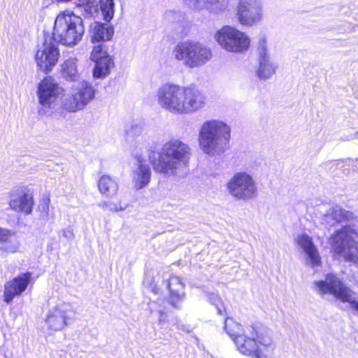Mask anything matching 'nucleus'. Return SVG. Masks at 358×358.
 Returning <instances> with one entry per match:
<instances>
[{
    "instance_id": "obj_1",
    "label": "nucleus",
    "mask_w": 358,
    "mask_h": 358,
    "mask_svg": "<svg viewBox=\"0 0 358 358\" xmlns=\"http://www.w3.org/2000/svg\"><path fill=\"white\" fill-rule=\"evenodd\" d=\"M157 101L161 108L175 115L189 114L201 109L206 96L194 87L166 83L157 90Z\"/></svg>"
},
{
    "instance_id": "obj_2",
    "label": "nucleus",
    "mask_w": 358,
    "mask_h": 358,
    "mask_svg": "<svg viewBox=\"0 0 358 358\" xmlns=\"http://www.w3.org/2000/svg\"><path fill=\"white\" fill-rule=\"evenodd\" d=\"M190 147L179 139L166 142L157 152V158L151 160L155 172L170 178L186 174L191 157Z\"/></svg>"
},
{
    "instance_id": "obj_3",
    "label": "nucleus",
    "mask_w": 358,
    "mask_h": 358,
    "mask_svg": "<svg viewBox=\"0 0 358 358\" xmlns=\"http://www.w3.org/2000/svg\"><path fill=\"white\" fill-rule=\"evenodd\" d=\"M230 137L231 129L226 123L217 120H207L199 131V145L208 155H220L228 150Z\"/></svg>"
},
{
    "instance_id": "obj_4",
    "label": "nucleus",
    "mask_w": 358,
    "mask_h": 358,
    "mask_svg": "<svg viewBox=\"0 0 358 358\" xmlns=\"http://www.w3.org/2000/svg\"><path fill=\"white\" fill-rule=\"evenodd\" d=\"M84 33L83 19L73 13L64 12L55 20L52 39L62 45L73 46L82 40Z\"/></svg>"
},
{
    "instance_id": "obj_5",
    "label": "nucleus",
    "mask_w": 358,
    "mask_h": 358,
    "mask_svg": "<svg viewBox=\"0 0 358 358\" xmlns=\"http://www.w3.org/2000/svg\"><path fill=\"white\" fill-rule=\"evenodd\" d=\"M172 55L176 60L190 69L205 65L213 57L212 50L207 45L192 39L178 43Z\"/></svg>"
},
{
    "instance_id": "obj_6",
    "label": "nucleus",
    "mask_w": 358,
    "mask_h": 358,
    "mask_svg": "<svg viewBox=\"0 0 358 358\" xmlns=\"http://www.w3.org/2000/svg\"><path fill=\"white\" fill-rule=\"evenodd\" d=\"M357 234L350 226L336 231L329 238L335 253L342 255L346 261L358 264V242L355 240Z\"/></svg>"
},
{
    "instance_id": "obj_7",
    "label": "nucleus",
    "mask_w": 358,
    "mask_h": 358,
    "mask_svg": "<svg viewBox=\"0 0 358 358\" xmlns=\"http://www.w3.org/2000/svg\"><path fill=\"white\" fill-rule=\"evenodd\" d=\"M315 287L320 294H330L343 303H348L358 313V297L355 292L345 285L332 273L327 274L324 280L315 282Z\"/></svg>"
},
{
    "instance_id": "obj_8",
    "label": "nucleus",
    "mask_w": 358,
    "mask_h": 358,
    "mask_svg": "<svg viewBox=\"0 0 358 358\" xmlns=\"http://www.w3.org/2000/svg\"><path fill=\"white\" fill-rule=\"evenodd\" d=\"M217 44L227 52L241 54L250 45V38L245 32L234 27L226 25L218 29L214 35Z\"/></svg>"
},
{
    "instance_id": "obj_9",
    "label": "nucleus",
    "mask_w": 358,
    "mask_h": 358,
    "mask_svg": "<svg viewBox=\"0 0 358 358\" xmlns=\"http://www.w3.org/2000/svg\"><path fill=\"white\" fill-rule=\"evenodd\" d=\"M229 193L238 200L248 201L257 195V187L253 177L246 172H237L228 181Z\"/></svg>"
},
{
    "instance_id": "obj_10",
    "label": "nucleus",
    "mask_w": 358,
    "mask_h": 358,
    "mask_svg": "<svg viewBox=\"0 0 358 358\" xmlns=\"http://www.w3.org/2000/svg\"><path fill=\"white\" fill-rule=\"evenodd\" d=\"M94 87L90 83L82 81L78 83L71 96L62 100L63 108L69 113L83 110L94 98Z\"/></svg>"
},
{
    "instance_id": "obj_11",
    "label": "nucleus",
    "mask_w": 358,
    "mask_h": 358,
    "mask_svg": "<svg viewBox=\"0 0 358 358\" xmlns=\"http://www.w3.org/2000/svg\"><path fill=\"white\" fill-rule=\"evenodd\" d=\"M236 16L238 22L244 27H252L257 24L263 17L262 0H238Z\"/></svg>"
},
{
    "instance_id": "obj_12",
    "label": "nucleus",
    "mask_w": 358,
    "mask_h": 358,
    "mask_svg": "<svg viewBox=\"0 0 358 358\" xmlns=\"http://www.w3.org/2000/svg\"><path fill=\"white\" fill-rule=\"evenodd\" d=\"M63 89L52 77H46L42 80L37 90L39 103L44 108H53Z\"/></svg>"
},
{
    "instance_id": "obj_13",
    "label": "nucleus",
    "mask_w": 358,
    "mask_h": 358,
    "mask_svg": "<svg viewBox=\"0 0 358 358\" xmlns=\"http://www.w3.org/2000/svg\"><path fill=\"white\" fill-rule=\"evenodd\" d=\"M257 332L253 326L244 329L243 335L238 336L234 341L237 350L243 355L262 358V350L257 344Z\"/></svg>"
},
{
    "instance_id": "obj_14",
    "label": "nucleus",
    "mask_w": 358,
    "mask_h": 358,
    "mask_svg": "<svg viewBox=\"0 0 358 358\" xmlns=\"http://www.w3.org/2000/svg\"><path fill=\"white\" fill-rule=\"evenodd\" d=\"M70 304L62 302L50 309L46 316L45 323L49 329L60 331L67 324L72 315Z\"/></svg>"
},
{
    "instance_id": "obj_15",
    "label": "nucleus",
    "mask_w": 358,
    "mask_h": 358,
    "mask_svg": "<svg viewBox=\"0 0 358 358\" xmlns=\"http://www.w3.org/2000/svg\"><path fill=\"white\" fill-rule=\"evenodd\" d=\"M90 58L95 62L93 76L96 78H105L110 73L114 66V62L110 55L103 49V44H99L93 48Z\"/></svg>"
},
{
    "instance_id": "obj_16",
    "label": "nucleus",
    "mask_w": 358,
    "mask_h": 358,
    "mask_svg": "<svg viewBox=\"0 0 358 358\" xmlns=\"http://www.w3.org/2000/svg\"><path fill=\"white\" fill-rule=\"evenodd\" d=\"M59 56V50L56 45L45 40L36 52L35 58L40 69L48 73L57 64Z\"/></svg>"
},
{
    "instance_id": "obj_17",
    "label": "nucleus",
    "mask_w": 358,
    "mask_h": 358,
    "mask_svg": "<svg viewBox=\"0 0 358 358\" xmlns=\"http://www.w3.org/2000/svg\"><path fill=\"white\" fill-rule=\"evenodd\" d=\"M31 275V273L26 272L5 284L3 297L6 303H10L15 296L20 295L27 289Z\"/></svg>"
},
{
    "instance_id": "obj_18",
    "label": "nucleus",
    "mask_w": 358,
    "mask_h": 358,
    "mask_svg": "<svg viewBox=\"0 0 358 358\" xmlns=\"http://www.w3.org/2000/svg\"><path fill=\"white\" fill-rule=\"evenodd\" d=\"M185 4L193 10H206L210 13L220 14L229 6L227 0H182Z\"/></svg>"
},
{
    "instance_id": "obj_19",
    "label": "nucleus",
    "mask_w": 358,
    "mask_h": 358,
    "mask_svg": "<svg viewBox=\"0 0 358 358\" xmlns=\"http://www.w3.org/2000/svg\"><path fill=\"white\" fill-rule=\"evenodd\" d=\"M296 241L307 256V265H309L313 268L320 265L321 260L320 255L313 242L312 238L306 234L299 235Z\"/></svg>"
},
{
    "instance_id": "obj_20",
    "label": "nucleus",
    "mask_w": 358,
    "mask_h": 358,
    "mask_svg": "<svg viewBox=\"0 0 358 358\" xmlns=\"http://www.w3.org/2000/svg\"><path fill=\"white\" fill-rule=\"evenodd\" d=\"M354 214L338 206L329 209L323 216V221L329 226L332 227L338 223L353 220Z\"/></svg>"
},
{
    "instance_id": "obj_21",
    "label": "nucleus",
    "mask_w": 358,
    "mask_h": 358,
    "mask_svg": "<svg viewBox=\"0 0 358 358\" xmlns=\"http://www.w3.org/2000/svg\"><path fill=\"white\" fill-rule=\"evenodd\" d=\"M91 41L99 43L110 41L114 34L113 27L107 23L95 22L90 26Z\"/></svg>"
},
{
    "instance_id": "obj_22",
    "label": "nucleus",
    "mask_w": 358,
    "mask_h": 358,
    "mask_svg": "<svg viewBox=\"0 0 358 358\" xmlns=\"http://www.w3.org/2000/svg\"><path fill=\"white\" fill-rule=\"evenodd\" d=\"M184 284L181 279L178 276H171L169 281L167 287L170 292L169 301L174 307H178V303L181 301L185 297Z\"/></svg>"
},
{
    "instance_id": "obj_23",
    "label": "nucleus",
    "mask_w": 358,
    "mask_h": 358,
    "mask_svg": "<svg viewBox=\"0 0 358 358\" xmlns=\"http://www.w3.org/2000/svg\"><path fill=\"white\" fill-rule=\"evenodd\" d=\"M151 178V170L148 165L142 164L138 160V168L134 171L133 182L136 189H141L147 186Z\"/></svg>"
},
{
    "instance_id": "obj_24",
    "label": "nucleus",
    "mask_w": 358,
    "mask_h": 358,
    "mask_svg": "<svg viewBox=\"0 0 358 358\" xmlns=\"http://www.w3.org/2000/svg\"><path fill=\"white\" fill-rule=\"evenodd\" d=\"M19 244L14 234L6 229L0 227V252L13 253L18 249Z\"/></svg>"
},
{
    "instance_id": "obj_25",
    "label": "nucleus",
    "mask_w": 358,
    "mask_h": 358,
    "mask_svg": "<svg viewBox=\"0 0 358 358\" xmlns=\"http://www.w3.org/2000/svg\"><path fill=\"white\" fill-rule=\"evenodd\" d=\"M98 188L99 192L108 198L115 196L118 192V184L108 175H103L99 180Z\"/></svg>"
},
{
    "instance_id": "obj_26",
    "label": "nucleus",
    "mask_w": 358,
    "mask_h": 358,
    "mask_svg": "<svg viewBox=\"0 0 358 358\" xmlns=\"http://www.w3.org/2000/svg\"><path fill=\"white\" fill-rule=\"evenodd\" d=\"M34 204L31 194L24 193L18 198H13L9 202L10 207L17 211L24 212L30 214Z\"/></svg>"
},
{
    "instance_id": "obj_27",
    "label": "nucleus",
    "mask_w": 358,
    "mask_h": 358,
    "mask_svg": "<svg viewBox=\"0 0 358 358\" xmlns=\"http://www.w3.org/2000/svg\"><path fill=\"white\" fill-rule=\"evenodd\" d=\"M62 77L70 81H76L79 78L77 69V59L69 58L61 65Z\"/></svg>"
},
{
    "instance_id": "obj_28",
    "label": "nucleus",
    "mask_w": 358,
    "mask_h": 358,
    "mask_svg": "<svg viewBox=\"0 0 358 358\" xmlns=\"http://www.w3.org/2000/svg\"><path fill=\"white\" fill-rule=\"evenodd\" d=\"M278 69V65L272 62L270 58L259 61V67L257 70L258 78L267 80L271 78Z\"/></svg>"
},
{
    "instance_id": "obj_29",
    "label": "nucleus",
    "mask_w": 358,
    "mask_h": 358,
    "mask_svg": "<svg viewBox=\"0 0 358 358\" xmlns=\"http://www.w3.org/2000/svg\"><path fill=\"white\" fill-rule=\"evenodd\" d=\"M256 340L262 350V355L263 354L264 351L268 355L273 354L276 345L275 341L270 336L267 334H257V336H256Z\"/></svg>"
},
{
    "instance_id": "obj_30",
    "label": "nucleus",
    "mask_w": 358,
    "mask_h": 358,
    "mask_svg": "<svg viewBox=\"0 0 358 358\" xmlns=\"http://www.w3.org/2000/svg\"><path fill=\"white\" fill-rule=\"evenodd\" d=\"M224 328L234 342L238 336L243 335V331H244L240 324L236 322L230 317L225 319Z\"/></svg>"
},
{
    "instance_id": "obj_31",
    "label": "nucleus",
    "mask_w": 358,
    "mask_h": 358,
    "mask_svg": "<svg viewBox=\"0 0 358 358\" xmlns=\"http://www.w3.org/2000/svg\"><path fill=\"white\" fill-rule=\"evenodd\" d=\"M164 303V300L158 299L157 300L151 301L148 303L150 313H157L159 314L158 322L159 324L163 323L166 320L165 307L163 306Z\"/></svg>"
},
{
    "instance_id": "obj_32",
    "label": "nucleus",
    "mask_w": 358,
    "mask_h": 358,
    "mask_svg": "<svg viewBox=\"0 0 358 358\" xmlns=\"http://www.w3.org/2000/svg\"><path fill=\"white\" fill-rule=\"evenodd\" d=\"M143 128L141 124L133 123L127 125L125 128V138L127 141L132 143L142 136Z\"/></svg>"
},
{
    "instance_id": "obj_33",
    "label": "nucleus",
    "mask_w": 358,
    "mask_h": 358,
    "mask_svg": "<svg viewBox=\"0 0 358 358\" xmlns=\"http://www.w3.org/2000/svg\"><path fill=\"white\" fill-rule=\"evenodd\" d=\"M99 6L103 20L107 22L110 21L114 15V1L99 0Z\"/></svg>"
},
{
    "instance_id": "obj_34",
    "label": "nucleus",
    "mask_w": 358,
    "mask_h": 358,
    "mask_svg": "<svg viewBox=\"0 0 358 358\" xmlns=\"http://www.w3.org/2000/svg\"><path fill=\"white\" fill-rule=\"evenodd\" d=\"M78 4L81 7L87 16H92L98 11V3L96 0H78Z\"/></svg>"
},
{
    "instance_id": "obj_35",
    "label": "nucleus",
    "mask_w": 358,
    "mask_h": 358,
    "mask_svg": "<svg viewBox=\"0 0 358 358\" xmlns=\"http://www.w3.org/2000/svg\"><path fill=\"white\" fill-rule=\"evenodd\" d=\"M257 52L258 55V61L270 58L266 39L264 36L260 37L258 41L257 45Z\"/></svg>"
},
{
    "instance_id": "obj_36",
    "label": "nucleus",
    "mask_w": 358,
    "mask_h": 358,
    "mask_svg": "<svg viewBox=\"0 0 358 358\" xmlns=\"http://www.w3.org/2000/svg\"><path fill=\"white\" fill-rule=\"evenodd\" d=\"M208 299L210 302L217 308V314L220 315H224L226 313V310L223 308L222 302L219 296L216 294L211 293L208 296Z\"/></svg>"
},
{
    "instance_id": "obj_37",
    "label": "nucleus",
    "mask_w": 358,
    "mask_h": 358,
    "mask_svg": "<svg viewBox=\"0 0 358 358\" xmlns=\"http://www.w3.org/2000/svg\"><path fill=\"white\" fill-rule=\"evenodd\" d=\"M165 18L167 21L171 23L178 22L182 18V15L180 12L175 10H168L165 13Z\"/></svg>"
},
{
    "instance_id": "obj_38",
    "label": "nucleus",
    "mask_w": 358,
    "mask_h": 358,
    "mask_svg": "<svg viewBox=\"0 0 358 358\" xmlns=\"http://www.w3.org/2000/svg\"><path fill=\"white\" fill-rule=\"evenodd\" d=\"M64 238L67 241H72L75 238V234L72 227L68 226L67 227L62 229L59 232Z\"/></svg>"
},
{
    "instance_id": "obj_39",
    "label": "nucleus",
    "mask_w": 358,
    "mask_h": 358,
    "mask_svg": "<svg viewBox=\"0 0 358 358\" xmlns=\"http://www.w3.org/2000/svg\"><path fill=\"white\" fill-rule=\"evenodd\" d=\"M41 211L44 215L48 216L49 212V204L48 203H45L41 206Z\"/></svg>"
},
{
    "instance_id": "obj_40",
    "label": "nucleus",
    "mask_w": 358,
    "mask_h": 358,
    "mask_svg": "<svg viewBox=\"0 0 358 358\" xmlns=\"http://www.w3.org/2000/svg\"><path fill=\"white\" fill-rule=\"evenodd\" d=\"M127 208V205H124V206H115V208H110V211L117 213L119 211H123Z\"/></svg>"
},
{
    "instance_id": "obj_41",
    "label": "nucleus",
    "mask_w": 358,
    "mask_h": 358,
    "mask_svg": "<svg viewBox=\"0 0 358 358\" xmlns=\"http://www.w3.org/2000/svg\"><path fill=\"white\" fill-rule=\"evenodd\" d=\"M177 327H178V329L182 330L184 331H190V330L189 329V327H186L185 325H182V324H178Z\"/></svg>"
},
{
    "instance_id": "obj_42",
    "label": "nucleus",
    "mask_w": 358,
    "mask_h": 358,
    "mask_svg": "<svg viewBox=\"0 0 358 358\" xmlns=\"http://www.w3.org/2000/svg\"><path fill=\"white\" fill-rule=\"evenodd\" d=\"M109 204H110V203L103 202L102 203L99 204V206L100 207H101L103 209H108L109 208Z\"/></svg>"
},
{
    "instance_id": "obj_43",
    "label": "nucleus",
    "mask_w": 358,
    "mask_h": 358,
    "mask_svg": "<svg viewBox=\"0 0 358 358\" xmlns=\"http://www.w3.org/2000/svg\"><path fill=\"white\" fill-rule=\"evenodd\" d=\"M352 169L355 171H358V159L355 160L352 164Z\"/></svg>"
},
{
    "instance_id": "obj_44",
    "label": "nucleus",
    "mask_w": 358,
    "mask_h": 358,
    "mask_svg": "<svg viewBox=\"0 0 358 358\" xmlns=\"http://www.w3.org/2000/svg\"><path fill=\"white\" fill-rule=\"evenodd\" d=\"M115 206H117L113 203H110L108 210H110V208H115Z\"/></svg>"
},
{
    "instance_id": "obj_45",
    "label": "nucleus",
    "mask_w": 358,
    "mask_h": 358,
    "mask_svg": "<svg viewBox=\"0 0 358 358\" xmlns=\"http://www.w3.org/2000/svg\"><path fill=\"white\" fill-rule=\"evenodd\" d=\"M357 134H358V132Z\"/></svg>"
}]
</instances>
